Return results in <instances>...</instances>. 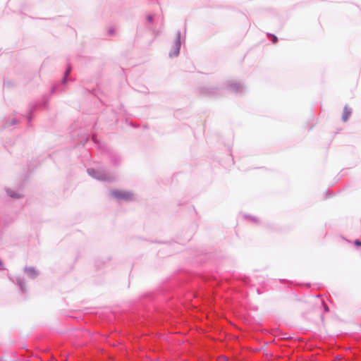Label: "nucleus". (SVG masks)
<instances>
[{
    "label": "nucleus",
    "instance_id": "1",
    "mask_svg": "<svg viewBox=\"0 0 361 361\" xmlns=\"http://www.w3.org/2000/svg\"><path fill=\"white\" fill-rule=\"evenodd\" d=\"M111 195L118 200H130L133 195L128 191L114 190L111 192Z\"/></svg>",
    "mask_w": 361,
    "mask_h": 361
},
{
    "label": "nucleus",
    "instance_id": "2",
    "mask_svg": "<svg viewBox=\"0 0 361 361\" xmlns=\"http://www.w3.org/2000/svg\"><path fill=\"white\" fill-rule=\"evenodd\" d=\"M351 109L347 106H345L343 112V120L346 121L351 115Z\"/></svg>",
    "mask_w": 361,
    "mask_h": 361
},
{
    "label": "nucleus",
    "instance_id": "3",
    "mask_svg": "<svg viewBox=\"0 0 361 361\" xmlns=\"http://www.w3.org/2000/svg\"><path fill=\"white\" fill-rule=\"evenodd\" d=\"M8 194L11 197H13V198H20L21 197H23V195L20 194V193H18V192H13V190H8L7 191Z\"/></svg>",
    "mask_w": 361,
    "mask_h": 361
},
{
    "label": "nucleus",
    "instance_id": "4",
    "mask_svg": "<svg viewBox=\"0 0 361 361\" xmlns=\"http://www.w3.org/2000/svg\"><path fill=\"white\" fill-rule=\"evenodd\" d=\"M355 244L357 246H361V241L357 240H355Z\"/></svg>",
    "mask_w": 361,
    "mask_h": 361
},
{
    "label": "nucleus",
    "instance_id": "5",
    "mask_svg": "<svg viewBox=\"0 0 361 361\" xmlns=\"http://www.w3.org/2000/svg\"><path fill=\"white\" fill-rule=\"evenodd\" d=\"M272 42L276 43L277 42V37L276 36H273Z\"/></svg>",
    "mask_w": 361,
    "mask_h": 361
},
{
    "label": "nucleus",
    "instance_id": "6",
    "mask_svg": "<svg viewBox=\"0 0 361 361\" xmlns=\"http://www.w3.org/2000/svg\"><path fill=\"white\" fill-rule=\"evenodd\" d=\"M70 73V68H68L66 72V77L68 75V73Z\"/></svg>",
    "mask_w": 361,
    "mask_h": 361
},
{
    "label": "nucleus",
    "instance_id": "7",
    "mask_svg": "<svg viewBox=\"0 0 361 361\" xmlns=\"http://www.w3.org/2000/svg\"><path fill=\"white\" fill-rule=\"evenodd\" d=\"M178 49H176V52L174 53V56L178 55Z\"/></svg>",
    "mask_w": 361,
    "mask_h": 361
},
{
    "label": "nucleus",
    "instance_id": "8",
    "mask_svg": "<svg viewBox=\"0 0 361 361\" xmlns=\"http://www.w3.org/2000/svg\"><path fill=\"white\" fill-rule=\"evenodd\" d=\"M324 310H325L326 311H329V308H328V307H327L325 304H324Z\"/></svg>",
    "mask_w": 361,
    "mask_h": 361
},
{
    "label": "nucleus",
    "instance_id": "9",
    "mask_svg": "<svg viewBox=\"0 0 361 361\" xmlns=\"http://www.w3.org/2000/svg\"><path fill=\"white\" fill-rule=\"evenodd\" d=\"M27 271H30V272L34 271V270L32 269H30V268L27 269Z\"/></svg>",
    "mask_w": 361,
    "mask_h": 361
}]
</instances>
